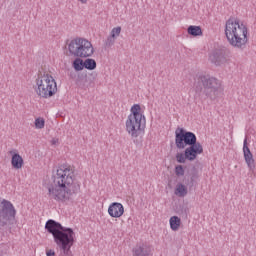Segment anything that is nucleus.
<instances>
[{
    "label": "nucleus",
    "mask_w": 256,
    "mask_h": 256,
    "mask_svg": "<svg viewBox=\"0 0 256 256\" xmlns=\"http://www.w3.org/2000/svg\"><path fill=\"white\" fill-rule=\"evenodd\" d=\"M52 185L48 187V197L54 201H69L72 195L81 191V184L71 175V169L61 165L56 170Z\"/></svg>",
    "instance_id": "nucleus-1"
},
{
    "label": "nucleus",
    "mask_w": 256,
    "mask_h": 256,
    "mask_svg": "<svg viewBox=\"0 0 256 256\" xmlns=\"http://www.w3.org/2000/svg\"><path fill=\"white\" fill-rule=\"evenodd\" d=\"M47 233L53 236L54 243L60 249L59 256H73L71 247L75 245V231L73 228L65 227L61 223L49 219L45 223Z\"/></svg>",
    "instance_id": "nucleus-2"
},
{
    "label": "nucleus",
    "mask_w": 256,
    "mask_h": 256,
    "mask_svg": "<svg viewBox=\"0 0 256 256\" xmlns=\"http://www.w3.org/2000/svg\"><path fill=\"white\" fill-rule=\"evenodd\" d=\"M225 36L226 39L235 49L245 51L247 45H249L248 29L245 24L241 23V20L231 16L225 23Z\"/></svg>",
    "instance_id": "nucleus-3"
},
{
    "label": "nucleus",
    "mask_w": 256,
    "mask_h": 256,
    "mask_svg": "<svg viewBox=\"0 0 256 256\" xmlns=\"http://www.w3.org/2000/svg\"><path fill=\"white\" fill-rule=\"evenodd\" d=\"M130 111L131 114L126 120V131L130 134L133 143H135V145H139V143H141V139H139V137L141 133L145 131L147 121L145 119V115L141 113V105L134 104Z\"/></svg>",
    "instance_id": "nucleus-4"
},
{
    "label": "nucleus",
    "mask_w": 256,
    "mask_h": 256,
    "mask_svg": "<svg viewBox=\"0 0 256 256\" xmlns=\"http://www.w3.org/2000/svg\"><path fill=\"white\" fill-rule=\"evenodd\" d=\"M175 145L177 149H185L198 153H203V145L197 141V135L191 131L185 130V128H177L175 131Z\"/></svg>",
    "instance_id": "nucleus-5"
},
{
    "label": "nucleus",
    "mask_w": 256,
    "mask_h": 256,
    "mask_svg": "<svg viewBox=\"0 0 256 256\" xmlns=\"http://www.w3.org/2000/svg\"><path fill=\"white\" fill-rule=\"evenodd\" d=\"M36 94L42 99H49L57 93V82L51 74L47 72H38L35 86Z\"/></svg>",
    "instance_id": "nucleus-6"
},
{
    "label": "nucleus",
    "mask_w": 256,
    "mask_h": 256,
    "mask_svg": "<svg viewBox=\"0 0 256 256\" xmlns=\"http://www.w3.org/2000/svg\"><path fill=\"white\" fill-rule=\"evenodd\" d=\"M204 89V91H203ZM221 89V81L219 79L210 76L202 75L198 77V81L195 85V91L198 94L204 93L208 99H216Z\"/></svg>",
    "instance_id": "nucleus-7"
},
{
    "label": "nucleus",
    "mask_w": 256,
    "mask_h": 256,
    "mask_svg": "<svg viewBox=\"0 0 256 256\" xmlns=\"http://www.w3.org/2000/svg\"><path fill=\"white\" fill-rule=\"evenodd\" d=\"M68 45V51L70 55L73 57H80L81 59H87V57H92L93 53H95V48H93V44L91 41L85 38H75L70 41H66Z\"/></svg>",
    "instance_id": "nucleus-8"
},
{
    "label": "nucleus",
    "mask_w": 256,
    "mask_h": 256,
    "mask_svg": "<svg viewBox=\"0 0 256 256\" xmlns=\"http://www.w3.org/2000/svg\"><path fill=\"white\" fill-rule=\"evenodd\" d=\"M16 215L17 210H15L13 203L0 198V229H5V227H9V225H13Z\"/></svg>",
    "instance_id": "nucleus-9"
},
{
    "label": "nucleus",
    "mask_w": 256,
    "mask_h": 256,
    "mask_svg": "<svg viewBox=\"0 0 256 256\" xmlns=\"http://www.w3.org/2000/svg\"><path fill=\"white\" fill-rule=\"evenodd\" d=\"M210 61L217 67L227 63V50L225 48L215 49L210 55Z\"/></svg>",
    "instance_id": "nucleus-10"
},
{
    "label": "nucleus",
    "mask_w": 256,
    "mask_h": 256,
    "mask_svg": "<svg viewBox=\"0 0 256 256\" xmlns=\"http://www.w3.org/2000/svg\"><path fill=\"white\" fill-rule=\"evenodd\" d=\"M243 155L247 167L250 169V171H255V159L253 158L251 149H249L247 138L244 139L243 143Z\"/></svg>",
    "instance_id": "nucleus-11"
},
{
    "label": "nucleus",
    "mask_w": 256,
    "mask_h": 256,
    "mask_svg": "<svg viewBox=\"0 0 256 256\" xmlns=\"http://www.w3.org/2000/svg\"><path fill=\"white\" fill-rule=\"evenodd\" d=\"M123 213H125V207L119 202H113L108 207V215H110V217L118 219L122 217Z\"/></svg>",
    "instance_id": "nucleus-12"
},
{
    "label": "nucleus",
    "mask_w": 256,
    "mask_h": 256,
    "mask_svg": "<svg viewBox=\"0 0 256 256\" xmlns=\"http://www.w3.org/2000/svg\"><path fill=\"white\" fill-rule=\"evenodd\" d=\"M200 155L197 152H193L191 150H184V153H177L176 154V161L177 163H185V161H195L197 156Z\"/></svg>",
    "instance_id": "nucleus-13"
},
{
    "label": "nucleus",
    "mask_w": 256,
    "mask_h": 256,
    "mask_svg": "<svg viewBox=\"0 0 256 256\" xmlns=\"http://www.w3.org/2000/svg\"><path fill=\"white\" fill-rule=\"evenodd\" d=\"M8 153L12 156L11 165L13 169H22L23 165H25V161L23 160L21 154L18 153L17 150H10Z\"/></svg>",
    "instance_id": "nucleus-14"
},
{
    "label": "nucleus",
    "mask_w": 256,
    "mask_h": 256,
    "mask_svg": "<svg viewBox=\"0 0 256 256\" xmlns=\"http://www.w3.org/2000/svg\"><path fill=\"white\" fill-rule=\"evenodd\" d=\"M84 75L85 79H84V83H83V88L84 89H89V87H95V80L97 79V72L93 71L91 73H85L82 74Z\"/></svg>",
    "instance_id": "nucleus-15"
},
{
    "label": "nucleus",
    "mask_w": 256,
    "mask_h": 256,
    "mask_svg": "<svg viewBox=\"0 0 256 256\" xmlns=\"http://www.w3.org/2000/svg\"><path fill=\"white\" fill-rule=\"evenodd\" d=\"M134 256H149L151 254V248L145 244L136 246L133 249Z\"/></svg>",
    "instance_id": "nucleus-16"
},
{
    "label": "nucleus",
    "mask_w": 256,
    "mask_h": 256,
    "mask_svg": "<svg viewBox=\"0 0 256 256\" xmlns=\"http://www.w3.org/2000/svg\"><path fill=\"white\" fill-rule=\"evenodd\" d=\"M187 33L192 37H201V35H203V30L201 29V26L190 25L187 28Z\"/></svg>",
    "instance_id": "nucleus-17"
},
{
    "label": "nucleus",
    "mask_w": 256,
    "mask_h": 256,
    "mask_svg": "<svg viewBox=\"0 0 256 256\" xmlns=\"http://www.w3.org/2000/svg\"><path fill=\"white\" fill-rule=\"evenodd\" d=\"M169 223L172 231H179V227H181V218L178 216H172L169 220Z\"/></svg>",
    "instance_id": "nucleus-18"
},
{
    "label": "nucleus",
    "mask_w": 256,
    "mask_h": 256,
    "mask_svg": "<svg viewBox=\"0 0 256 256\" xmlns=\"http://www.w3.org/2000/svg\"><path fill=\"white\" fill-rule=\"evenodd\" d=\"M188 193L187 186L183 183H178L175 188V195L178 197H185Z\"/></svg>",
    "instance_id": "nucleus-19"
},
{
    "label": "nucleus",
    "mask_w": 256,
    "mask_h": 256,
    "mask_svg": "<svg viewBox=\"0 0 256 256\" xmlns=\"http://www.w3.org/2000/svg\"><path fill=\"white\" fill-rule=\"evenodd\" d=\"M84 69H87L88 71H95V69H97V61L93 58H87L84 60Z\"/></svg>",
    "instance_id": "nucleus-20"
},
{
    "label": "nucleus",
    "mask_w": 256,
    "mask_h": 256,
    "mask_svg": "<svg viewBox=\"0 0 256 256\" xmlns=\"http://www.w3.org/2000/svg\"><path fill=\"white\" fill-rule=\"evenodd\" d=\"M72 67L75 71H83V69H85V61H83L81 57H77L73 61Z\"/></svg>",
    "instance_id": "nucleus-21"
},
{
    "label": "nucleus",
    "mask_w": 256,
    "mask_h": 256,
    "mask_svg": "<svg viewBox=\"0 0 256 256\" xmlns=\"http://www.w3.org/2000/svg\"><path fill=\"white\" fill-rule=\"evenodd\" d=\"M190 179L196 182L199 181V170L195 166L191 169Z\"/></svg>",
    "instance_id": "nucleus-22"
},
{
    "label": "nucleus",
    "mask_w": 256,
    "mask_h": 256,
    "mask_svg": "<svg viewBox=\"0 0 256 256\" xmlns=\"http://www.w3.org/2000/svg\"><path fill=\"white\" fill-rule=\"evenodd\" d=\"M185 185L188 187L189 191H193L197 187V181L191 180V178L185 179Z\"/></svg>",
    "instance_id": "nucleus-23"
},
{
    "label": "nucleus",
    "mask_w": 256,
    "mask_h": 256,
    "mask_svg": "<svg viewBox=\"0 0 256 256\" xmlns=\"http://www.w3.org/2000/svg\"><path fill=\"white\" fill-rule=\"evenodd\" d=\"M175 175L177 177H183V175H185V168H183V165L175 166Z\"/></svg>",
    "instance_id": "nucleus-24"
},
{
    "label": "nucleus",
    "mask_w": 256,
    "mask_h": 256,
    "mask_svg": "<svg viewBox=\"0 0 256 256\" xmlns=\"http://www.w3.org/2000/svg\"><path fill=\"white\" fill-rule=\"evenodd\" d=\"M36 129H43L45 127V119L39 117L35 120Z\"/></svg>",
    "instance_id": "nucleus-25"
},
{
    "label": "nucleus",
    "mask_w": 256,
    "mask_h": 256,
    "mask_svg": "<svg viewBox=\"0 0 256 256\" xmlns=\"http://www.w3.org/2000/svg\"><path fill=\"white\" fill-rule=\"evenodd\" d=\"M116 39H117V38H115L114 36L110 35V36L107 38L106 42H105L106 47H113V45H115V40H116Z\"/></svg>",
    "instance_id": "nucleus-26"
},
{
    "label": "nucleus",
    "mask_w": 256,
    "mask_h": 256,
    "mask_svg": "<svg viewBox=\"0 0 256 256\" xmlns=\"http://www.w3.org/2000/svg\"><path fill=\"white\" fill-rule=\"evenodd\" d=\"M110 35H112V37L117 39V37H119V35H121V27L118 26V27L113 28Z\"/></svg>",
    "instance_id": "nucleus-27"
},
{
    "label": "nucleus",
    "mask_w": 256,
    "mask_h": 256,
    "mask_svg": "<svg viewBox=\"0 0 256 256\" xmlns=\"http://www.w3.org/2000/svg\"><path fill=\"white\" fill-rule=\"evenodd\" d=\"M46 256H56L55 250L53 249L46 250Z\"/></svg>",
    "instance_id": "nucleus-28"
},
{
    "label": "nucleus",
    "mask_w": 256,
    "mask_h": 256,
    "mask_svg": "<svg viewBox=\"0 0 256 256\" xmlns=\"http://www.w3.org/2000/svg\"><path fill=\"white\" fill-rule=\"evenodd\" d=\"M70 77H71V79H75V77H76V74H75V72H70Z\"/></svg>",
    "instance_id": "nucleus-29"
},
{
    "label": "nucleus",
    "mask_w": 256,
    "mask_h": 256,
    "mask_svg": "<svg viewBox=\"0 0 256 256\" xmlns=\"http://www.w3.org/2000/svg\"><path fill=\"white\" fill-rule=\"evenodd\" d=\"M58 141H59L58 139H53L52 140V145H57Z\"/></svg>",
    "instance_id": "nucleus-30"
},
{
    "label": "nucleus",
    "mask_w": 256,
    "mask_h": 256,
    "mask_svg": "<svg viewBox=\"0 0 256 256\" xmlns=\"http://www.w3.org/2000/svg\"><path fill=\"white\" fill-rule=\"evenodd\" d=\"M81 1L83 4L87 3V0H79Z\"/></svg>",
    "instance_id": "nucleus-31"
}]
</instances>
